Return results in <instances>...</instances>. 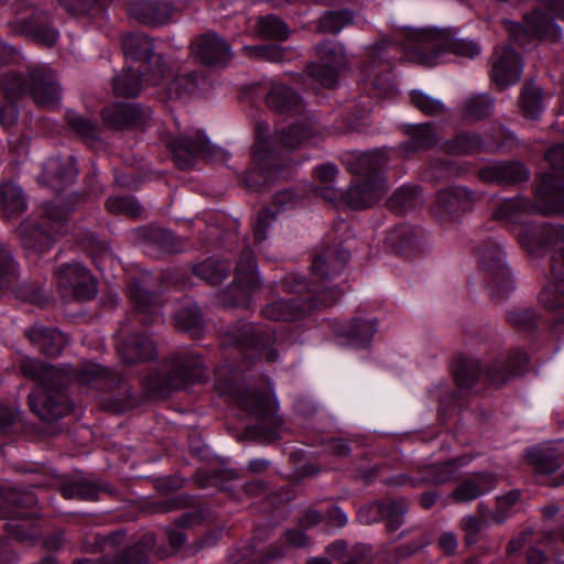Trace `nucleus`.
Wrapping results in <instances>:
<instances>
[{
	"mask_svg": "<svg viewBox=\"0 0 564 564\" xmlns=\"http://www.w3.org/2000/svg\"><path fill=\"white\" fill-rule=\"evenodd\" d=\"M21 370L41 383L29 395V403L34 413L43 421H55L70 411V403L64 389L70 379H79L89 382L93 378L104 377L108 370L99 365L88 364L80 370L70 366L57 368L34 360H24Z\"/></svg>",
	"mask_w": 564,
	"mask_h": 564,
	"instance_id": "1",
	"label": "nucleus"
},
{
	"mask_svg": "<svg viewBox=\"0 0 564 564\" xmlns=\"http://www.w3.org/2000/svg\"><path fill=\"white\" fill-rule=\"evenodd\" d=\"M257 143L253 153V165L243 176V182L249 189L258 191L272 183L279 172L273 147L281 142L288 148H295L303 142H317L321 132L317 126L308 120H301L281 133H271L270 126L259 121L256 126Z\"/></svg>",
	"mask_w": 564,
	"mask_h": 564,
	"instance_id": "2",
	"label": "nucleus"
},
{
	"mask_svg": "<svg viewBox=\"0 0 564 564\" xmlns=\"http://www.w3.org/2000/svg\"><path fill=\"white\" fill-rule=\"evenodd\" d=\"M545 158L552 173L542 178L538 188L539 203L533 204L523 197L494 200L491 208L495 219L522 225L533 213H564V186L555 184V177L564 172V145L553 147Z\"/></svg>",
	"mask_w": 564,
	"mask_h": 564,
	"instance_id": "3",
	"label": "nucleus"
},
{
	"mask_svg": "<svg viewBox=\"0 0 564 564\" xmlns=\"http://www.w3.org/2000/svg\"><path fill=\"white\" fill-rule=\"evenodd\" d=\"M520 245L532 254L557 248L552 258V281L539 294V303L550 312L564 315V226L534 225L525 219L517 234Z\"/></svg>",
	"mask_w": 564,
	"mask_h": 564,
	"instance_id": "4",
	"label": "nucleus"
},
{
	"mask_svg": "<svg viewBox=\"0 0 564 564\" xmlns=\"http://www.w3.org/2000/svg\"><path fill=\"white\" fill-rule=\"evenodd\" d=\"M122 51L127 58L140 62V67L147 74L149 84H166L171 97H182L193 94L198 86L195 74L184 75L169 82L171 70L167 69L161 55L154 54L153 43L142 33L128 34L122 39Z\"/></svg>",
	"mask_w": 564,
	"mask_h": 564,
	"instance_id": "5",
	"label": "nucleus"
},
{
	"mask_svg": "<svg viewBox=\"0 0 564 564\" xmlns=\"http://www.w3.org/2000/svg\"><path fill=\"white\" fill-rule=\"evenodd\" d=\"M404 51L417 63L435 66L445 62L449 52L474 58L479 55L480 47L471 41L454 37L446 30L414 29L406 32Z\"/></svg>",
	"mask_w": 564,
	"mask_h": 564,
	"instance_id": "6",
	"label": "nucleus"
},
{
	"mask_svg": "<svg viewBox=\"0 0 564 564\" xmlns=\"http://www.w3.org/2000/svg\"><path fill=\"white\" fill-rule=\"evenodd\" d=\"M0 85L8 98H20L29 94L42 108L55 107L62 96L56 74L47 65H30L25 72L8 70L0 76Z\"/></svg>",
	"mask_w": 564,
	"mask_h": 564,
	"instance_id": "7",
	"label": "nucleus"
},
{
	"mask_svg": "<svg viewBox=\"0 0 564 564\" xmlns=\"http://www.w3.org/2000/svg\"><path fill=\"white\" fill-rule=\"evenodd\" d=\"M390 153L384 149H378L358 158V166L355 173L362 177L354 183L339 198L355 209L367 208L377 203L387 192L386 181L380 171L388 165Z\"/></svg>",
	"mask_w": 564,
	"mask_h": 564,
	"instance_id": "8",
	"label": "nucleus"
},
{
	"mask_svg": "<svg viewBox=\"0 0 564 564\" xmlns=\"http://www.w3.org/2000/svg\"><path fill=\"white\" fill-rule=\"evenodd\" d=\"M350 259L348 250L341 247H332L324 250L313 261V286L310 292L322 306L334 304L339 297V291L328 284V280L339 274Z\"/></svg>",
	"mask_w": 564,
	"mask_h": 564,
	"instance_id": "9",
	"label": "nucleus"
},
{
	"mask_svg": "<svg viewBox=\"0 0 564 564\" xmlns=\"http://www.w3.org/2000/svg\"><path fill=\"white\" fill-rule=\"evenodd\" d=\"M479 269L492 295L502 296L513 288L509 269L505 263L502 247L495 240H486L477 247Z\"/></svg>",
	"mask_w": 564,
	"mask_h": 564,
	"instance_id": "10",
	"label": "nucleus"
},
{
	"mask_svg": "<svg viewBox=\"0 0 564 564\" xmlns=\"http://www.w3.org/2000/svg\"><path fill=\"white\" fill-rule=\"evenodd\" d=\"M225 336L226 344H237L245 350H253L252 356H260L268 361L278 359V351L271 347L274 341L273 334L265 326L238 323L229 326Z\"/></svg>",
	"mask_w": 564,
	"mask_h": 564,
	"instance_id": "11",
	"label": "nucleus"
},
{
	"mask_svg": "<svg viewBox=\"0 0 564 564\" xmlns=\"http://www.w3.org/2000/svg\"><path fill=\"white\" fill-rule=\"evenodd\" d=\"M176 164L181 169L194 165L197 158L212 162H226L228 152L213 144L199 132L193 135H181L170 142Z\"/></svg>",
	"mask_w": 564,
	"mask_h": 564,
	"instance_id": "12",
	"label": "nucleus"
},
{
	"mask_svg": "<svg viewBox=\"0 0 564 564\" xmlns=\"http://www.w3.org/2000/svg\"><path fill=\"white\" fill-rule=\"evenodd\" d=\"M480 195L463 186H449L436 194L432 207L434 217L441 221H454L474 208Z\"/></svg>",
	"mask_w": 564,
	"mask_h": 564,
	"instance_id": "13",
	"label": "nucleus"
},
{
	"mask_svg": "<svg viewBox=\"0 0 564 564\" xmlns=\"http://www.w3.org/2000/svg\"><path fill=\"white\" fill-rule=\"evenodd\" d=\"M56 279L64 297L89 300L97 294L96 280L89 270L79 263L61 265Z\"/></svg>",
	"mask_w": 564,
	"mask_h": 564,
	"instance_id": "14",
	"label": "nucleus"
},
{
	"mask_svg": "<svg viewBox=\"0 0 564 564\" xmlns=\"http://www.w3.org/2000/svg\"><path fill=\"white\" fill-rule=\"evenodd\" d=\"M319 61L308 67V75L319 85L332 88L338 82V75L346 58L343 46L326 42L317 47Z\"/></svg>",
	"mask_w": 564,
	"mask_h": 564,
	"instance_id": "15",
	"label": "nucleus"
},
{
	"mask_svg": "<svg viewBox=\"0 0 564 564\" xmlns=\"http://www.w3.org/2000/svg\"><path fill=\"white\" fill-rule=\"evenodd\" d=\"M506 28L520 45H525L530 37L556 41L562 34L560 26L540 11L527 14L522 24L507 22Z\"/></svg>",
	"mask_w": 564,
	"mask_h": 564,
	"instance_id": "16",
	"label": "nucleus"
},
{
	"mask_svg": "<svg viewBox=\"0 0 564 564\" xmlns=\"http://www.w3.org/2000/svg\"><path fill=\"white\" fill-rule=\"evenodd\" d=\"M254 268L252 251L243 250L236 268L235 284L228 291L232 299L226 302L227 305L249 306L251 294L259 286V276Z\"/></svg>",
	"mask_w": 564,
	"mask_h": 564,
	"instance_id": "17",
	"label": "nucleus"
},
{
	"mask_svg": "<svg viewBox=\"0 0 564 564\" xmlns=\"http://www.w3.org/2000/svg\"><path fill=\"white\" fill-rule=\"evenodd\" d=\"M522 67V62L513 48H497L492 58L491 79L500 88H506L520 79Z\"/></svg>",
	"mask_w": 564,
	"mask_h": 564,
	"instance_id": "18",
	"label": "nucleus"
},
{
	"mask_svg": "<svg viewBox=\"0 0 564 564\" xmlns=\"http://www.w3.org/2000/svg\"><path fill=\"white\" fill-rule=\"evenodd\" d=\"M469 462L468 458L459 457L455 459H451L444 463H436L429 466L422 477L420 478H409L405 475L400 476L395 479V485H406L411 484L412 486L419 485H443L448 482L455 478L459 467L466 465Z\"/></svg>",
	"mask_w": 564,
	"mask_h": 564,
	"instance_id": "19",
	"label": "nucleus"
},
{
	"mask_svg": "<svg viewBox=\"0 0 564 564\" xmlns=\"http://www.w3.org/2000/svg\"><path fill=\"white\" fill-rule=\"evenodd\" d=\"M480 177L488 183L512 185L529 178V171L519 162H495L480 171Z\"/></svg>",
	"mask_w": 564,
	"mask_h": 564,
	"instance_id": "20",
	"label": "nucleus"
},
{
	"mask_svg": "<svg viewBox=\"0 0 564 564\" xmlns=\"http://www.w3.org/2000/svg\"><path fill=\"white\" fill-rule=\"evenodd\" d=\"M196 55L207 65H225L231 57L229 44L215 33H207L196 42Z\"/></svg>",
	"mask_w": 564,
	"mask_h": 564,
	"instance_id": "21",
	"label": "nucleus"
},
{
	"mask_svg": "<svg viewBox=\"0 0 564 564\" xmlns=\"http://www.w3.org/2000/svg\"><path fill=\"white\" fill-rule=\"evenodd\" d=\"M204 378L203 361L193 355L178 357L167 375V383L173 389H182L189 382L200 381Z\"/></svg>",
	"mask_w": 564,
	"mask_h": 564,
	"instance_id": "22",
	"label": "nucleus"
},
{
	"mask_svg": "<svg viewBox=\"0 0 564 564\" xmlns=\"http://www.w3.org/2000/svg\"><path fill=\"white\" fill-rule=\"evenodd\" d=\"M386 243L397 253L405 257H412L423 251V236L415 228L402 225L392 229L387 238Z\"/></svg>",
	"mask_w": 564,
	"mask_h": 564,
	"instance_id": "23",
	"label": "nucleus"
},
{
	"mask_svg": "<svg viewBox=\"0 0 564 564\" xmlns=\"http://www.w3.org/2000/svg\"><path fill=\"white\" fill-rule=\"evenodd\" d=\"M497 484L498 479L494 474H476L457 486L451 494V497L458 503L471 502L491 491L496 488Z\"/></svg>",
	"mask_w": 564,
	"mask_h": 564,
	"instance_id": "24",
	"label": "nucleus"
},
{
	"mask_svg": "<svg viewBox=\"0 0 564 564\" xmlns=\"http://www.w3.org/2000/svg\"><path fill=\"white\" fill-rule=\"evenodd\" d=\"M528 356L522 350H517L502 360L496 361L486 369L484 376L495 387H500L513 376L522 372L523 367L528 364Z\"/></svg>",
	"mask_w": 564,
	"mask_h": 564,
	"instance_id": "25",
	"label": "nucleus"
},
{
	"mask_svg": "<svg viewBox=\"0 0 564 564\" xmlns=\"http://www.w3.org/2000/svg\"><path fill=\"white\" fill-rule=\"evenodd\" d=\"M129 12L141 23L153 25L164 24L171 17V8L166 3L154 0H132Z\"/></svg>",
	"mask_w": 564,
	"mask_h": 564,
	"instance_id": "26",
	"label": "nucleus"
},
{
	"mask_svg": "<svg viewBox=\"0 0 564 564\" xmlns=\"http://www.w3.org/2000/svg\"><path fill=\"white\" fill-rule=\"evenodd\" d=\"M315 306L318 304H301L294 299L279 300L268 304L262 310V314L268 319L293 322L304 317Z\"/></svg>",
	"mask_w": 564,
	"mask_h": 564,
	"instance_id": "27",
	"label": "nucleus"
},
{
	"mask_svg": "<svg viewBox=\"0 0 564 564\" xmlns=\"http://www.w3.org/2000/svg\"><path fill=\"white\" fill-rule=\"evenodd\" d=\"M26 336L47 356H57L68 343L64 334L41 325H36L28 330Z\"/></svg>",
	"mask_w": 564,
	"mask_h": 564,
	"instance_id": "28",
	"label": "nucleus"
},
{
	"mask_svg": "<svg viewBox=\"0 0 564 564\" xmlns=\"http://www.w3.org/2000/svg\"><path fill=\"white\" fill-rule=\"evenodd\" d=\"M119 352L127 364L145 361L155 356L156 348L152 339L141 334H134L121 343Z\"/></svg>",
	"mask_w": 564,
	"mask_h": 564,
	"instance_id": "29",
	"label": "nucleus"
},
{
	"mask_svg": "<svg viewBox=\"0 0 564 564\" xmlns=\"http://www.w3.org/2000/svg\"><path fill=\"white\" fill-rule=\"evenodd\" d=\"M17 231L22 246L28 250L43 253L52 246V232L43 231L34 221H22Z\"/></svg>",
	"mask_w": 564,
	"mask_h": 564,
	"instance_id": "30",
	"label": "nucleus"
},
{
	"mask_svg": "<svg viewBox=\"0 0 564 564\" xmlns=\"http://www.w3.org/2000/svg\"><path fill=\"white\" fill-rule=\"evenodd\" d=\"M409 140L401 144V150L406 153H415L427 150L437 143L438 138L430 123L410 126L406 129Z\"/></svg>",
	"mask_w": 564,
	"mask_h": 564,
	"instance_id": "31",
	"label": "nucleus"
},
{
	"mask_svg": "<svg viewBox=\"0 0 564 564\" xmlns=\"http://www.w3.org/2000/svg\"><path fill=\"white\" fill-rule=\"evenodd\" d=\"M142 119L143 113L131 104H116L102 111L104 122L113 128L139 124Z\"/></svg>",
	"mask_w": 564,
	"mask_h": 564,
	"instance_id": "32",
	"label": "nucleus"
},
{
	"mask_svg": "<svg viewBox=\"0 0 564 564\" xmlns=\"http://www.w3.org/2000/svg\"><path fill=\"white\" fill-rule=\"evenodd\" d=\"M362 72L370 78L372 84L388 91L392 88V75L390 73V65L384 61V52L382 50L373 51L368 63L364 66Z\"/></svg>",
	"mask_w": 564,
	"mask_h": 564,
	"instance_id": "33",
	"label": "nucleus"
},
{
	"mask_svg": "<svg viewBox=\"0 0 564 564\" xmlns=\"http://www.w3.org/2000/svg\"><path fill=\"white\" fill-rule=\"evenodd\" d=\"M423 203L424 196L421 188L416 185H405L395 191L388 205L395 213H408L421 207Z\"/></svg>",
	"mask_w": 564,
	"mask_h": 564,
	"instance_id": "34",
	"label": "nucleus"
},
{
	"mask_svg": "<svg viewBox=\"0 0 564 564\" xmlns=\"http://www.w3.org/2000/svg\"><path fill=\"white\" fill-rule=\"evenodd\" d=\"M0 197L3 214L13 218L26 209V202L19 185L13 182H6L0 185Z\"/></svg>",
	"mask_w": 564,
	"mask_h": 564,
	"instance_id": "35",
	"label": "nucleus"
},
{
	"mask_svg": "<svg viewBox=\"0 0 564 564\" xmlns=\"http://www.w3.org/2000/svg\"><path fill=\"white\" fill-rule=\"evenodd\" d=\"M377 332L376 321L352 319L343 330L347 343L356 348L367 347Z\"/></svg>",
	"mask_w": 564,
	"mask_h": 564,
	"instance_id": "36",
	"label": "nucleus"
},
{
	"mask_svg": "<svg viewBox=\"0 0 564 564\" xmlns=\"http://www.w3.org/2000/svg\"><path fill=\"white\" fill-rule=\"evenodd\" d=\"M265 102L268 107L278 112H286L299 109L301 105L300 97L284 85L275 84L267 95Z\"/></svg>",
	"mask_w": 564,
	"mask_h": 564,
	"instance_id": "37",
	"label": "nucleus"
},
{
	"mask_svg": "<svg viewBox=\"0 0 564 564\" xmlns=\"http://www.w3.org/2000/svg\"><path fill=\"white\" fill-rule=\"evenodd\" d=\"M9 25L14 33H35L39 40L47 46L54 45L58 37V32L52 28L35 30L32 24L31 14H29V9L23 13H19L18 17L9 23Z\"/></svg>",
	"mask_w": 564,
	"mask_h": 564,
	"instance_id": "38",
	"label": "nucleus"
},
{
	"mask_svg": "<svg viewBox=\"0 0 564 564\" xmlns=\"http://www.w3.org/2000/svg\"><path fill=\"white\" fill-rule=\"evenodd\" d=\"M140 70L142 72L141 68L138 70L132 67L123 68L122 72L113 78L112 85L116 95L128 98L137 97L144 86V80L137 75Z\"/></svg>",
	"mask_w": 564,
	"mask_h": 564,
	"instance_id": "39",
	"label": "nucleus"
},
{
	"mask_svg": "<svg viewBox=\"0 0 564 564\" xmlns=\"http://www.w3.org/2000/svg\"><path fill=\"white\" fill-rule=\"evenodd\" d=\"M239 404L254 415H267L274 411V404L267 393L248 390L237 395Z\"/></svg>",
	"mask_w": 564,
	"mask_h": 564,
	"instance_id": "40",
	"label": "nucleus"
},
{
	"mask_svg": "<svg viewBox=\"0 0 564 564\" xmlns=\"http://www.w3.org/2000/svg\"><path fill=\"white\" fill-rule=\"evenodd\" d=\"M78 170L74 163L63 164L58 158L50 159L44 164L43 176L50 182L56 178L61 184H70L74 182Z\"/></svg>",
	"mask_w": 564,
	"mask_h": 564,
	"instance_id": "41",
	"label": "nucleus"
},
{
	"mask_svg": "<svg viewBox=\"0 0 564 564\" xmlns=\"http://www.w3.org/2000/svg\"><path fill=\"white\" fill-rule=\"evenodd\" d=\"M129 294L139 313L149 314L153 317L158 315L159 304L155 296L139 282L130 285Z\"/></svg>",
	"mask_w": 564,
	"mask_h": 564,
	"instance_id": "42",
	"label": "nucleus"
},
{
	"mask_svg": "<svg viewBox=\"0 0 564 564\" xmlns=\"http://www.w3.org/2000/svg\"><path fill=\"white\" fill-rule=\"evenodd\" d=\"M527 457L534 471L539 475L552 474L558 468L556 457L549 447L531 448Z\"/></svg>",
	"mask_w": 564,
	"mask_h": 564,
	"instance_id": "43",
	"label": "nucleus"
},
{
	"mask_svg": "<svg viewBox=\"0 0 564 564\" xmlns=\"http://www.w3.org/2000/svg\"><path fill=\"white\" fill-rule=\"evenodd\" d=\"M101 487L86 480L66 481L61 487L63 497L67 499L95 500L98 498Z\"/></svg>",
	"mask_w": 564,
	"mask_h": 564,
	"instance_id": "44",
	"label": "nucleus"
},
{
	"mask_svg": "<svg viewBox=\"0 0 564 564\" xmlns=\"http://www.w3.org/2000/svg\"><path fill=\"white\" fill-rule=\"evenodd\" d=\"M484 143L476 133H462L444 144V151L449 154H470L482 149Z\"/></svg>",
	"mask_w": 564,
	"mask_h": 564,
	"instance_id": "45",
	"label": "nucleus"
},
{
	"mask_svg": "<svg viewBox=\"0 0 564 564\" xmlns=\"http://www.w3.org/2000/svg\"><path fill=\"white\" fill-rule=\"evenodd\" d=\"M382 519H387L388 529L395 531L404 522V517L408 512V502L403 498L391 499L380 503Z\"/></svg>",
	"mask_w": 564,
	"mask_h": 564,
	"instance_id": "46",
	"label": "nucleus"
},
{
	"mask_svg": "<svg viewBox=\"0 0 564 564\" xmlns=\"http://www.w3.org/2000/svg\"><path fill=\"white\" fill-rule=\"evenodd\" d=\"M314 173L316 178L324 185L323 187L316 189L317 195L330 202H334L341 196L340 191H337L329 185L338 173L336 165L329 163L322 164L315 169Z\"/></svg>",
	"mask_w": 564,
	"mask_h": 564,
	"instance_id": "47",
	"label": "nucleus"
},
{
	"mask_svg": "<svg viewBox=\"0 0 564 564\" xmlns=\"http://www.w3.org/2000/svg\"><path fill=\"white\" fill-rule=\"evenodd\" d=\"M18 268L8 248L0 242V286L14 290Z\"/></svg>",
	"mask_w": 564,
	"mask_h": 564,
	"instance_id": "48",
	"label": "nucleus"
},
{
	"mask_svg": "<svg viewBox=\"0 0 564 564\" xmlns=\"http://www.w3.org/2000/svg\"><path fill=\"white\" fill-rule=\"evenodd\" d=\"M494 99L487 94L470 96L465 100L464 112L470 119H481L491 115Z\"/></svg>",
	"mask_w": 564,
	"mask_h": 564,
	"instance_id": "49",
	"label": "nucleus"
},
{
	"mask_svg": "<svg viewBox=\"0 0 564 564\" xmlns=\"http://www.w3.org/2000/svg\"><path fill=\"white\" fill-rule=\"evenodd\" d=\"M229 267L221 261L208 259L195 267L196 275L216 284L228 276Z\"/></svg>",
	"mask_w": 564,
	"mask_h": 564,
	"instance_id": "50",
	"label": "nucleus"
},
{
	"mask_svg": "<svg viewBox=\"0 0 564 564\" xmlns=\"http://www.w3.org/2000/svg\"><path fill=\"white\" fill-rule=\"evenodd\" d=\"M541 89L533 86H524L521 95V109L527 118L535 119L542 111Z\"/></svg>",
	"mask_w": 564,
	"mask_h": 564,
	"instance_id": "51",
	"label": "nucleus"
},
{
	"mask_svg": "<svg viewBox=\"0 0 564 564\" xmlns=\"http://www.w3.org/2000/svg\"><path fill=\"white\" fill-rule=\"evenodd\" d=\"M176 323L185 330L191 332L193 336H198L202 329V317L196 305H187L175 314Z\"/></svg>",
	"mask_w": 564,
	"mask_h": 564,
	"instance_id": "52",
	"label": "nucleus"
},
{
	"mask_svg": "<svg viewBox=\"0 0 564 564\" xmlns=\"http://www.w3.org/2000/svg\"><path fill=\"white\" fill-rule=\"evenodd\" d=\"M243 52L250 57L264 59L268 62H283L289 57L286 56L288 50L280 45H257V46H245Z\"/></svg>",
	"mask_w": 564,
	"mask_h": 564,
	"instance_id": "53",
	"label": "nucleus"
},
{
	"mask_svg": "<svg viewBox=\"0 0 564 564\" xmlns=\"http://www.w3.org/2000/svg\"><path fill=\"white\" fill-rule=\"evenodd\" d=\"M107 209L112 214L139 217L142 214L141 205L132 197H110L106 202Z\"/></svg>",
	"mask_w": 564,
	"mask_h": 564,
	"instance_id": "54",
	"label": "nucleus"
},
{
	"mask_svg": "<svg viewBox=\"0 0 564 564\" xmlns=\"http://www.w3.org/2000/svg\"><path fill=\"white\" fill-rule=\"evenodd\" d=\"M149 239L164 252L182 251L181 241L167 229L156 228L149 234Z\"/></svg>",
	"mask_w": 564,
	"mask_h": 564,
	"instance_id": "55",
	"label": "nucleus"
},
{
	"mask_svg": "<svg viewBox=\"0 0 564 564\" xmlns=\"http://www.w3.org/2000/svg\"><path fill=\"white\" fill-rule=\"evenodd\" d=\"M154 545V535L147 534L135 545L131 546L122 555L121 561L127 564H140L148 557V551Z\"/></svg>",
	"mask_w": 564,
	"mask_h": 564,
	"instance_id": "56",
	"label": "nucleus"
},
{
	"mask_svg": "<svg viewBox=\"0 0 564 564\" xmlns=\"http://www.w3.org/2000/svg\"><path fill=\"white\" fill-rule=\"evenodd\" d=\"M484 372L480 364L476 360L463 361L455 371L457 384L460 388H469Z\"/></svg>",
	"mask_w": 564,
	"mask_h": 564,
	"instance_id": "57",
	"label": "nucleus"
},
{
	"mask_svg": "<svg viewBox=\"0 0 564 564\" xmlns=\"http://www.w3.org/2000/svg\"><path fill=\"white\" fill-rule=\"evenodd\" d=\"M411 100L425 115L434 116L445 110V106L440 99H435L421 90H413Z\"/></svg>",
	"mask_w": 564,
	"mask_h": 564,
	"instance_id": "58",
	"label": "nucleus"
},
{
	"mask_svg": "<svg viewBox=\"0 0 564 564\" xmlns=\"http://www.w3.org/2000/svg\"><path fill=\"white\" fill-rule=\"evenodd\" d=\"M72 130L86 142L95 141L98 137V126L83 116L74 115L68 118Z\"/></svg>",
	"mask_w": 564,
	"mask_h": 564,
	"instance_id": "59",
	"label": "nucleus"
},
{
	"mask_svg": "<svg viewBox=\"0 0 564 564\" xmlns=\"http://www.w3.org/2000/svg\"><path fill=\"white\" fill-rule=\"evenodd\" d=\"M349 20L348 12H327L318 21V30L325 33H338Z\"/></svg>",
	"mask_w": 564,
	"mask_h": 564,
	"instance_id": "60",
	"label": "nucleus"
},
{
	"mask_svg": "<svg viewBox=\"0 0 564 564\" xmlns=\"http://www.w3.org/2000/svg\"><path fill=\"white\" fill-rule=\"evenodd\" d=\"M520 491L512 490L497 498V509L492 512V521L502 523L508 517V510L519 500Z\"/></svg>",
	"mask_w": 564,
	"mask_h": 564,
	"instance_id": "61",
	"label": "nucleus"
},
{
	"mask_svg": "<svg viewBox=\"0 0 564 564\" xmlns=\"http://www.w3.org/2000/svg\"><path fill=\"white\" fill-rule=\"evenodd\" d=\"M275 217L269 209H262L257 216V220L253 225L254 240L258 245L267 239L268 230L274 223Z\"/></svg>",
	"mask_w": 564,
	"mask_h": 564,
	"instance_id": "62",
	"label": "nucleus"
},
{
	"mask_svg": "<svg viewBox=\"0 0 564 564\" xmlns=\"http://www.w3.org/2000/svg\"><path fill=\"white\" fill-rule=\"evenodd\" d=\"M261 32L269 37L286 39L288 28L283 21L275 17H265L260 21Z\"/></svg>",
	"mask_w": 564,
	"mask_h": 564,
	"instance_id": "63",
	"label": "nucleus"
},
{
	"mask_svg": "<svg viewBox=\"0 0 564 564\" xmlns=\"http://www.w3.org/2000/svg\"><path fill=\"white\" fill-rule=\"evenodd\" d=\"M456 173L452 161H433L429 164L424 172L426 180H442Z\"/></svg>",
	"mask_w": 564,
	"mask_h": 564,
	"instance_id": "64",
	"label": "nucleus"
}]
</instances>
